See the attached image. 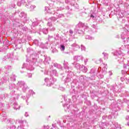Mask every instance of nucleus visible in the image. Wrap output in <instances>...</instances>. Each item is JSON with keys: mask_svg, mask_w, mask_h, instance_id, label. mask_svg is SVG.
Wrapping results in <instances>:
<instances>
[{"mask_svg": "<svg viewBox=\"0 0 129 129\" xmlns=\"http://www.w3.org/2000/svg\"><path fill=\"white\" fill-rule=\"evenodd\" d=\"M30 57L32 58L33 62H31V61H30V62L28 61L27 63H24L22 68H26L28 70L30 71L34 70V68L32 65L35 64L37 60L36 57L34 58V55L33 54L31 55Z\"/></svg>", "mask_w": 129, "mask_h": 129, "instance_id": "f257e3e1", "label": "nucleus"}, {"mask_svg": "<svg viewBox=\"0 0 129 129\" xmlns=\"http://www.w3.org/2000/svg\"><path fill=\"white\" fill-rule=\"evenodd\" d=\"M86 29H88L87 26L85 25L82 22H80L76 27L75 31L78 34H83L84 31H85Z\"/></svg>", "mask_w": 129, "mask_h": 129, "instance_id": "f03ea898", "label": "nucleus"}, {"mask_svg": "<svg viewBox=\"0 0 129 129\" xmlns=\"http://www.w3.org/2000/svg\"><path fill=\"white\" fill-rule=\"evenodd\" d=\"M18 85H19V86H20V87L22 88L23 91H24V92L26 90H27V89H28V87L24 81L18 82Z\"/></svg>", "mask_w": 129, "mask_h": 129, "instance_id": "7ed1b4c3", "label": "nucleus"}, {"mask_svg": "<svg viewBox=\"0 0 129 129\" xmlns=\"http://www.w3.org/2000/svg\"><path fill=\"white\" fill-rule=\"evenodd\" d=\"M45 82L47 83V86H51V85H53L54 84V81L51 79H49L47 78L45 79Z\"/></svg>", "mask_w": 129, "mask_h": 129, "instance_id": "20e7f679", "label": "nucleus"}, {"mask_svg": "<svg viewBox=\"0 0 129 129\" xmlns=\"http://www.w3.org/2000/svg\"><path fill=\"white\" fill-rule=\"evenodd\" d=\"M29 93L30 94V95H27L26 97L25 96H22V98L23 99H29V98H30V96H31V94H32V95L35 94V92H34L32 90H29Z\"/></svg>", "mask_w": 129, "mask_h": 129, "instance_id": "39448f33", "label": "nucleus"}, {"mask_svg": "<svg viewBox=\"0 0 129 129\" xmlns=\"http://www.w3.org/2000/svg\"><path fill=\"white\" fill-rule=\"evenodd\" d=\"M31 4V2L27 1V4H26V8H28V9H30V11H33L35 8H36V6H31L30 4Z\"/></svg>", "mask_w": 129, "mask_h": 129, "instance_id": "423d86ee", "label": "nucleus"}, {"mask_svg": "<svg viewBox=\"0 0 129 129\" xmlns=\"http://www.w3.org/2000/svg\"><path fill=\"white\" fill-rule=\"evenodd\" d=\"M57 20V17L56 18L55 17H52L50 18L48 21L49 22L47 23V26H49V27H52V23L50 22V21H52V22H55Z\"/></svg>", "mask_w": 129, "mask_h": 129, "instance_id": "0eeeda50", "label": "nucleus"}, {"mask_svg": "<svg viewBox=\"0 0 129 129\" xmlns=\"http://www.w3.org/2000/svg\"><path fill=\"white\" fill-rule=\"evenodd\" d=\"M74 60L75 61H80V60H83V56L81 55H77L74 57Z\"/></svg>", "mask_w": 129, "mask_h": 129, "instance_id": "6e6552de", "label": "nucleus"}, {"mask_svg": "<svg viewBox=\"0 0 129 129\" xmlns=\"http://www.w3.org/2000/svg\"><path fill=\"white\" fill-rule=\"evenodd\" d=\"M51 60V58L49 57H47L46 55H44V63H46V64H49V61Z\"/></svg>", "mask_w": 129, "mask_h": 129, "instance_id": "1a4fd4ad", "label": "nucleus"}, {"mask_svg": "<svg viewBox=\"0 0 129 129\" xmlns=\"http://www.w3.org/2000/svg\"><path fill=\"white\" fill-rule=\"evenodd\" d=\"M72 49H79L80 46L76 43H74L71 45Z\"/></svg>", "mask_w": 129, "mask_h": 129, "instance_id": "9d476101", "label": "nucleus"}, {"mask_svg": "<svg viewBox=\"0 0 129 129\" xmlns=\"http://www.w3.org/2000/svg\"><path fill=\"white\" fill-rule=\"evenodd\" d=\"M53 66H54V67H56L58 69H62V66H61V64H58L57 63H54L53 64Z\"/></svg>", "mask_w": 129, "mask_h": 129, "instance_id": "9b49d317", "label": "nucleus"}, {"mask_svg": "<svg viewBox=\"0 0 129 129\" xmlns=\"http://www.w3.org/2000/svg\"><path fill=\"white\" fill-rule=\"evenodd\" d=\"M68 62L64 60L63 62V67L65 69H69V67H68Z\"/></svg>", "mask_w": 129, "mask_h": 129, "instance_id": "f8f14e48", "label": "nucleus"}, {"mask_svg": "<svg viewBox=\"0 0 129 129\" xmlns=\"http://www.w3.org/2000/svg\"><path fill=\"white\" fill-rule=\"evenodd\" d=\"M20 107L21 106H20V105H18L17 103H14V109H16L17 110L18 109H20Z\"/></svg>", "mask_w": 129, "mask_h": 129, "instance_id": "ddd939ff", "label": "nucleus"}, {"mask_svg": "<svg viewBox=\"0 0 129 129\" xmlns=\"http://www.w3.org/2000/svg\"><path fill=\"white\" fill-rule=\"evenodd\" d=\"M34 43L35 45H36V46H40V44H41V41H39L38 40H35L34 41Z\"/></svg>", "mask_w": 129, "mask_h": 129, "instance_id": "4468645a", "label": "nucleus"}, {"mask_svg": "<svg viewBox=\"0 0 129 129\" xmlns=\"http://www.w3.org/2000/svg\"><path fill=\"white\" fill-rule=\"evenodd\" d=\"M51 73L52 75H54V76H58V73H57V71L55 70H53L51 72Z\"/></svg>", "mask_w": 129, "mask_h": 129, "instance_id": "2eb2a0df", "label": "nucleus"}, {"mask_svg": "<svg viewBox=\"0 0 129 129\" xmlns=\"http://www.w3.org/2000/svg\"><path fill=\"white\" fill-rule=\"evenodd\" d=\"M73 7H74V8L77 9H79V6L76 2H75L73 4Z\"/></svg>", "mask_w": 129, "mask_h": 129, "instance_id": "dca6fc26", "label": "nucleus"}, {"mask_svg": "<svg viewBox=\"0 0 129 129\" xmlns=\"http://www.w3.org/2000/svg\"><path fill=\"white\" fill-rule=\"evenodd\" d=\"M56 16L57 17V19L58 18H63L64 17V15L63 14H59L58 13H56Z\"/></svg>", "mask_w": 129, "mask_h": 129, "instance_id": "f3484780", "label": "nucleus"}, {"mask_svg": "<svg viewBox=\"0 0 129 129\" xmlns=\"http://www.w3.org/2000/svg\"><path fill=\"white\" fill-rule=\"evenodd\" d=\"M107 68H106V66L104 64L103 68L102 69V72H106V70Z\"/></svg>", "mask_w": 129, "mask_h": 129, "instance_id": "a211bd4d", "label": "nucleus"}, {"mask_svg": "<svg viewBox=\"0 0 129 129\" xmlns=\"http://www.w3.org/2000/svg\"><path fill=\"white\" fill-rule=\"evenodd\" d=\"M85 39H86L87 40H92L93 39V38L91 37L89 35H86L85 37Z\"/></svg>", "mask_w": 129, "mask_h": 129, "instance_id": "6ab92c4d", "label": "nucleus"}, {"mask_svg": "<svg viewBox=\"0 0 129 129\" xmlns=\"http://www.w3.org/2000/svg\"><path fill=\"white\" fill-rule=\"evenodd\" d=\"M42 32L43 34H45V35L48 34V29H43L42 30Z\"/></svg>", "mask_w": 129, "mask_h": 129, "instance_id": "aec40b11", "label": "nucleus"}, {"mask_svg": "<svg viewBox=\"0 0 129 129\" xmlns=\"http://www.w3.org/2000/svg\"><path fill=\"white\" fill-rule=\"evenodd\" d=\"M60 50L61 51H64L65 50V46L63 45H60Z\"/></svg>", "mask_w": 129, "mask_h": 129, "instance_id": "412c9836", "label": "nucleus"}, {"mask_svg": "<svg viewBox=\"0 0 129 129\" xmlns=\"http://www.w3.org/2000/svg\"><path fill=\"white\" fill-rule=\"evenodd\" d=\"M67 105H68V104H64V105H63V107H64V110H67V111L68 110V109L69 108V107H67Z\"/></svg>", "mask_w": 129, "mask_h": 129, "instance_id": "4be33fe9", "label": "nucleus"}, {"mask_svg": "<svg viewBox=\"0 0 129 129\" xmlns=\"http://www.w3.org/2000/svg\"><path fill=\"white\" fill-rule=\"evenodd\" d=\"M22 4H23V1H18L17 2V5L19 7H21V6H22Z\"/></svg>", "mask_w": 129, "mask_h": 129, "instance_id": "5701e85b", "label": "nucleus"}, {"mask_svg": "<svg viewBox=\"0 0 129 129\" xmlns=\"http://www.w3.org/2000/svg\"><path fill=\"white\" fill-rule=\"evenodd\" d=\"M11 78L12 80H13V81H16V77L15 75H13Z\"/></svg>", "mask_w": 129, "mask_h": 129, "instance_id": "b1692460", "label": "nucleus"}, {"mask_svg": "<svg viewBox=\"0 0 129 129\" xmlns=\"http://www.w3.org/2000/svg\"><path fill=\"white\" fill-rule=\"evenodd\" d=\"M38 24H39V23H38L37 22H34L32 23V26H34V27H36V26H38Z\"/></svg>", "mask_w": 129, "mask_h": 129, "instance_id": "393cba45", "label": "nucleus"}, {"mask_svg": "<svg viewBox=\"0 0 129 129\" xmlns=\"http://www.w3.org/2000/svg\"><path fill=\"white\" fill-rule=\"evenodd\" d=\"M40 47H41V48H42V49H44V48H45V46H44V43H40Z\"/></svg>", "mask_w": 129, "mask_h": 129, "instance_id": "a878e982", "label": "nucleus"}, {"mask_svg": "<svg viewBox=\"0 0 129 129\" xmlns=\"http://www.w3.org/2000/svg\"><path fill=\"white\" fill-rule=\"evenodd\" d=\"M103 54L104 55V56L105 57V59L107 58V57H108V54H107V53L103 52Z\"/></svg>", "mask_w": 129, "mask_h": 129, "instance_id": "bb28decb", "label": "nucleus"}, {"mask_svg": "<svg viewBox=\"0 0 129 129\" xmlns=\"http://www.w3.org/2000/svg\"><path fill=\"white\" fill-rule=\"evenodd\" d=\"M50 29L51 32H54V31H55V30H56V28H55V27H50Z\"/></svg>", "mask_w": 129, "mask_h": 129, "instance_id": "cd10ccee", "label": "nucleus"}, {"mask_svg": "<svg viewBox=\"0 0 129 129\" xmlns=\"http://www.w3.org/2000/svg\"><path fill=\"white\" fill-rule=\"evenodd\" d=\"M82 51H85V46L83 45L81 46Z\"/></svg>", "mask_w": 129, "mask_h": 129, "instance_id": "c85d7f7f", "label": "nucleus"}, {"mask_svg": "<svg viewBox=\"0 0 129 129\" xmlns=\"http://www.w3.org/2000/svg\"><path fill=\"white\" fill-rule=\"evenodd\" d=\"M78 69H80V70H83V65L80 64Z\"/></svg>", "mask_w": 129, "mask_h": 129, "instance_id": "c756f323", "label": "nucleus"}, {"mask_svg": "<svg viewBox=\"0 0 129 129\" xmlns=\"http://www.w3.org/2000/svg\"><path fill=\"white\" fill-rule=\"evenodd\" d=\"M83 72H84L85 73L86 72H87V68H86L85 67H84V69H83Z\"/></svg>", "mask_w": 129, "mask_h": 129, "instance_id": "7c9ffc66", "label": "nucleus"}, {"mask_svg": "<svg viewBox=\"0 0 129 129\" xmlns=\"http://www.w3.org/2000/svg\"><path fill=\"white\" fill-rule=\"evenodd\" d=\"M4 82H7V81H8V80H9V78L5 77L4 78Z\"/></svg>", "mask_w": 129, "mask_h": 129, "instance_id": "2f4dec72", "label": "nucleus"}, {"mask_svg": "<svg viewBox=\"0 0 129 129\" xmlns=\"http://www.w3.org/2000/svg\"><path fill=\"white\" fill-rule=\"evenodd\" d=\"M11 66H5V69H8V70L11 69Z\"/></svg>", "mask_w": 129, "mask_h": 129, "instance_id": "473e14b6", "label": "nucleus"}, {"mask_svg": "<svg viewBox=\"0 0 129 129\" xmlns=\"http://www.w3.org/2000/svg\"><path fill=\"white\" fill-rule=\"evenodd\" d=\"M45 11H46L47 13H50V10L48 7H45Z\"/></svg>", "mask_w": 129, "mask_h": 129, "instance_id": "72a5a7b5", "label": "nucleus"}, {"mask_svg": "<svg viewBox=\"0 0 129 129\" xmlns=\"http://www.w3.org/2000/svg\"><path fill=\"white\" fill-rule=\"evenodd\" d=\"M80 66V64L79 63H76L75 64V67L78 69L79 68V66Z\"/></svg>", "mask_w": 129, "mask_h": 129, "instance_id": "f704fd0d", "label": "nucleus"}, {"mask_svg": "<svg viewBox=\"0 0 129 129\" xmlns=\"http://www.w3.org/2000/svg\"><path fill=\"white\" fill-rule=\"evenodd\" d=\"M66 81H67V82H70V81H71V79H70L69 78H67L66 79Z\"/></svg>", "mask_w": 129, "mask_h": 129, "instance_id": "c9c22d12", "label": "nucleus"}, {"mask_svg": "<svg viewBox=\"0 0 129 129\" xmlns=\"http://www.w3.org/2000/svg\"><path fill=\"white\" fill-rule=\"evenodd\" d=\"M27 76L29 78H31L32 77V74H28Z\"/></svg>", "mask_w": 129, "mask_h": 129, "instance_id": "e433bc0d", "label": "nucleus"}, {"mask_svg": "<svg viewBox=\"0 0 129 129\" xmlns=\"http://www.w3.org/2000/svg\"><path fill=\"white\" fill-rule=\"evenodd\" d=\"M21 17H24V16H25V13L24 12H22L21 13Z\"/></svg>", "mask_w": 129, "mask_h": 129, "instance_id": "4c0bfd02", "label": "nucleus"}, {"mask_svg": "<svg viewBox=\"0 0 129 129\" xmlns=\"http://www.w3.org/2000/svg\"><path fill=\"white\" fill-rule=\"evenodd\" d=\"M88 61V59H87V58H86V59L84 60V63L85 64H86V63L87 62V61Z\"/></svg>", "mask_w": 129, "mask_h": 129, "instance_id": "58836bf2", "label": "nucleus"}, {"mask_svg": "<svg viewBox=\"0 0 129 129\" xmlns=\"http://www.w3.org/2000/svg\"><path fill=\"white\" fill-rule=\"evenodd\" d=\"M25 116L27 117L29 116V114H28L27 112H26L25 114Z\"/></svg>", "mask_w": 129, "mask_h": 129, "instance_id": "ea45409f", "label": "nucleus"}, {"mask_svg": "<svg viewBox=\"0 0 129 129\" xmlns=\"http://www.w3.org/2000/svg\"><path fill=\"white\" fill-rule=\"evenodd\" d=\"M90 18L92 19H94V16H93V15L91 14L90 16Z\"/></svg>", "mask_w": 129, "mask_h": 129, "instance_id": "a19ab883", "label": "nucleus"}, {"mask_svg": "<svg viewBox=\"0 0 129 129\" xmlns=\"http://www.w3.org/2000/svg\"><path fill=\"white\" fill-rule=\"evenodd\" d=\"M70 34H73V30H70Z\"/></svg>", "mask_w": 129, "mask_h": 129, "instance_id": "79ce46f5", "label": "nucleus"}, {"mask_svg": "<svg viewBox=\"0 0 129 129\" xmlns=\"http://www.w3.org/2000/svg\"><path fill=\"white\" fill-rule=\"evenodd\" d=\"M126 120H129V116H127L126 117Z\"/></svg>", "mask_w": 129, "mask_h": 129, "instance_id": "37998d69", "label": "nucleus"}, {"mask_svg": "<svg viewBox=\"0 0 129 129\" xmlns=\"http://www.w3.org/2000/svg\"><path fill=\"white\" fill-rule=\"evenodd\" d=\"M109 74L110 76L112 75V73H111V72L109 71Z\"/></svg>", "mask_w": 129, "mask_h": 129, "instance_id": "c03bdc74", "label": "nucleus"}, {"mask_svg": "<svg viewBox=\"0 0 129 129\" xmlns=\"http://www.w3.org/2000/svg\"><path fill=\"white\" fill-rule=\"evenodd\" d=\"M120 79H121V81H123V80H124L123 78H121Z\"/></svg>", "mask_w": 129, "mask_h": 129, "instance_id": "a18cd8bd", "label": "nucleus"}, {"mask_svg": "<svg viewBox=\"0 0 129 129\" xmlns=\"http://www.w3.org/2000/svg\"><path fill=\"white\" fill-rule=\"evenodd\" d=\"M92 27L93 28H95V27H96L95 25H93L92 26Z\"/></svg>", "mask_w": 129, "mask_h": 129, "instance_id": "49530a36", "label": "nucleus"}, {"mask_svg": "<svg viewBox=\"0 0 129 129\" xmlns=\"http://www.w3.org/2000/svg\"><path fill=\"white\" fill-rule=\"evenodd\" d=\"M10 56H11V54H8V58H10Z\"/></svg>", "mask_w": 129, "mask_h": 129, "instance_id": "de8ad7c7", "label": "nucleus"}, {"mask_svg": "<svg viewBox=\"0 0 129 129\" xmlns=\"http://www.w3.org/2000/svg\"><path fill=\"white\" fill-rule=\"evenodd\" d=\"M67 9L68 10H70V8H69V6H68V7H67Z\"/></svg>", "mask_w": 129, "mask_h": 129, "instance_id": "09e8293b", "label": "nucleus"}, {"mask_svg": "<svg viewBox=\"0 0 129 129\" xmlns=\"http://www.w3.org/2000/svg\"><path fill=\"white\" fill-rule=\"evenodd\" d=\"M116 55H117V56H120V54H119V53H118Z\"/></svg>", "mask_w": 129, "mask_h": 129, "instance_id": "8fccbe9b", "label": "nucleus"}, {"mask_svg": "<svg viewBox=\"0 0 129 129\" xmlns=\"http://www.w3.org/2000/svg\"><path fill=\"white\" fill-rule=\"evenodd\" d=\"M50 69H52V68H53V66H50Z\"/></svg>", "mask_w": 129, "mask_h": 129, "instance_id": "3c124183", "label": "nucleus"}, {"mask_svg": "<svg viewBox=\"0 0 129 129\" xmlns=\"http://www.w3.org/2000/svg\"><path fill=\"white\" fill-rule=\"evenodd\" d=\"M44 74H48V72H46V73H44Z\"/></svg>", "mask_w": 129, "mask_h": 129, "instance_id": "603ef678", "label": "nucleus"}, {"mask_svg": "<svg viewBox=\"0 0 129 129\" xmlns=\"http://www.w3.org/2000/svg\"><path fill=\"white\" fill-rule=\"evenodd\" d=\"M127 124L128 126H129V121H128V122H127Z\"/></svg>", "mask_w": 129, "mask_h": 129, "instance_id": "864d4df0", "label": "nucleus"}, {"mask_svg": "<svg viewBox=\"0 0 129 129\" xmlns=\"http://www.w3.org/2000/svg\"><path fill=\"white\" fill-rule=\"evenodd\" d=\"M12 86H15V84H12Z\"/></svg>", "mask_w": 129, "mask_h": 129, "instance_id": "5fc2aeb1", "label": "nucleus"}, {"mask_svg": "<svg viewBox=\"0 0 129 129\" xmlns=\"http://www.w3.org/2000/svg\"><path fill=\"white\" fill-rule=\"evenodd\" d=\"M101 78H103V76H102Z\"/></svg>", "mask_w": 129, "mask_h": 129, "instance_id": "6e6d98bb", "label": "nucleus"}, {"mask_svg": "<svg viewBox=\"0 0 129 129\" xmlns=\"http://www.w3.org/2000/svg\"><path fill=\"white\" fill-rule=\"evenodd\" d=\"M73 65H75V63H73Z\"/></svg>", "mask_w": 129, "mask_h": 129, "instance_id": "4d7b16f0", "label": "nucleus"}, {"mask_svg": "<svg viewBox=\"0 0 129 129\" xmlns=\"http://www.w3.org/2000/svg\"><path fill=\"white\" fill-rule=\"evenodd\" d=\"M7 74H6V76H7Z\"/></svg>", "mask_w": 129, "mask_h": 129, "instance_id": "13d9d810", "label": "nucleus"}, {"mask_svg": "<svg viewBox=\"0 0 129 129\" xmlns=\"http://www.w3.org/2000/svg\"><path fill=\"white\" fill-rule=\"evenodd\" d=\"M48 13H50V12H48ZM50 14H51V12H50Z\"/></svg>", "mask_w": 129, "mask_h": 129, "instance_id": "bf43d9fd", "label": "nucleus"}]
</instances>
